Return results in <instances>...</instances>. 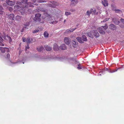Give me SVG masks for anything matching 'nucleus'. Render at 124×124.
<instances>
[{
    "label": "nucleus",
    "instance_id": "0e129e2a",
    "mask_svg": "<svg viewBox=\"0 0 124 124\" xmlns=\"http://www.w3.org/2000/svg\"><path fill=\"white\" fill-rule=\"evenodd\" d=\"M0 38V41H2V42H3V41L4 40L2 38V37H1V38Z\"/></svg>",
    "mask_w": 124,
    "mask_h": 124
},
{
    "label": "nucleus",
    "instance_id": "dca6fc26",
    "mask_svg": "<svg viewBox=\"0 0 124 124\" xmlns=\"http://www.w3.org/2000/svg\"><path fill=\"white\" fill-rule=\"evenodd\" d=\"M102 3L104 7H106V6H107L108 5V1L107 0H103V1H102Z\"/></svg>",
    "mask_w": 124,
    "mask_h": 124
},
{
    "label": "nucleus",
    "instance_id": "7c9ffc66",
    "mask_svg": "<svg viewBox=\"0 0 124 124\" xmlns=\"http://www.w3.org/2000/svg\"><path fill=\"white\" fill-rule=\"evenodd\" d=\"M38 57L41 59H46L47 57L45 56H40V55L38 56Z\"/></svg>",
    "mask_w": 124,
    "mask_h": 124
},
{
    "label": "nucleus",
    "instance_id": "1a4fd4ad",
    "mask_svg": "<svg viewBox=\"0 0 124 124\" xmlns=\"http://www.w3.org/2000/svg\"><path fill=\"white\" fill-rule=\"evenodd\" d=\"M8 16L9 18L11 20L15 21V15L13 14H11L8 15Z\"/></svg>",
    "mask_w": 124,
    "mask_h": 124
},
{
    "label": "nucleus",
    "instance_id": "6ab92c4d",
    "mask_svg": "<svg viewBox=\"0 0 124 124\" xmlns=\"http://www.w3.org/2000/svg\"><path fill=\"white\" fill-rule=\"evenodd\" d=\"M101 72L102 73H105L106 71H108V68H106L105 67L104 69H102V70H101Z\"/></svg>",
    "mask_w": 124,
    "mask_h": 124
},
{
    "label": "nucleus",
    "instance_id": "4be33fe9",
    "mask_svg": "<svg viewBox=\"0 0 124 124\" xmlns=\"http://www.w3.org/2000/svg\"><path fill=\"white\" fill-rule=\"evenodd\" d=\"M44 47L46 50L47 51H50L52 50V48L51 47H50L48 45H45L44 46Z\"/></svg>",
    "mask_w": 124,
    "mask_h": 124
},
{
    "label": "nucleus",
    "instance_id": "393cba45",
    "mask_svg": "<svg viewBox=\"0 0 124 124\" xmlns=\"http://www.w3.org/2000/svg\"><path fill=\"white\" fill-rule=\"evenodd\" d=\"M0 50L1 52L2 53H4L6 52V49L5 48V47H0Z\"/></svg>",
    "mask_w": 124,
    "mask_h": 124
},
{
    "label": "nucleus",
    "instance_id": "c85d7f7f",
    "mask_svg": "<svg viewBox=\"0 0 124 124\" xmlns=\"http://www.w3.org/2000/svg\"><path fill=\"white\" fill-rule=\"evenodd\" d=\"M47 5L48 7L51 8H55L56 7V6H55V5H53L52 4H48Z\"/></svg>",
    "mask_w": 124,
    "mask_h": 124
},
{
    "label": "nucleus",
    "instance_id": "bf43d9fd",
    "mask_svg": "<svg viewBox=\"0 0 124 124\" xmlns=\"http://www.w3.org/2000/svg\"><path fill=\"white\" fill-rule=\"evenodd\" d=\"M73 28H71L70 29V32H72L74 30Z\"/></svg>",
    "mask_w": 124,
    "mask_h": 124
},
{
    "label": "nucleus",
    "instance_id": "a211bd4d",
    "mask_svg": "<svg viewBox=\"0 0 124 124\" xmlns=\"http://www.w3.org/2000/svg\"><path fill=\"white\" fill-rule=\"evenodd\" d=\"M44 48L43 46H39L37 47V49L38 51L40 52L44 50Z\"/></svg>",
    "mask_w": 124,
    "mask_h": 124
},
{
    "label": "nucleus",
    "instance_id": "69168bd1",
    "mask_svg": "<svg viewBox=\"0 0 124 124\" xmlns=\"http://www.w3.org/2000/svg\"><path fill=\"white\" fill-rule=\"evenodd\" d=\"M96 10H93V14H94L96 13Z\"/></svg>",
    "mask_w": 124,
    "mask_h": 124
},
{
    "label": "nucleus",
    "instance_id": "de8ad7c7",
    "mask_svg": "<svg viewBox=\"0 0 124 124\" xmlns=\"http://www.w3.org/2000/svg\"><path fill=\"white\" fill-rule=\"evenodd\" d=\"M31 4L36 6H38V5L37 3H36L35 2H32L31 3Z\"/></svg>",
    "mask_w": 124,
    "mask_h": 124
},
{
    "label": "nucleus",
    "instance_id": "37998d69",
    "mask_svg": "<svg viewBox=\"0 0 124 124\" xmlns=\"http://www.w3.org/2000/svg\"><path fill=\"white\" fill-rule=\"evenodd\" d=\"M65 14L67 16L68 15H70L71 14V13L70 12H66L65 13Z\"/></svg>",
    "mask_w": 124,
    "mask_h": 124
},
{
    "label": "nucleus",
    "instance_id": "9d476101",
    "mask_svg": "<svg viewBox=\"0 0 124 124\" xmlns=\"http://www.w3.org/2000/svg\"><path fill=\"white\" fill-rule=\"evenodd\" d=\"M71 43L74 48H76L77 46L78 43L77 41L73 40L71 41Z\"/></svg>",
    "mask_w": 124,
    "mask_h": 124
},
{
    "label": "nucleus",
    "instance_id": "338daca9",
    "mask_svg": "<svg viewBox=\"0 0 124 124\" xmlns=\"http://www.w3.org/2000/svg\"><path fill=\"white\" fill-rule=\"evenodd\" d=\"M70 11H71L72 12V11H75V10L74 9H71L70 10Z\"/></svg>",
    "mask_w": 124,
    "mask_h": 124
},
{
    "label": "nucleus",
    "instance_id": "20e7f679",
    "mask_svg": "<svg viewBox=\"0 0 124 124\" xmlns=\"http://www.w3.org/2000/svg\"><path fill=\"white\" fill-rule=\"evenodd\" d=\"M6 2L8 5L12 6L15 4L16 1L15 0L12 1L10 0H6Z\"/></svg>",
    "mask_w": 124,
    "mask_h": 124
},
{
    "label": "nucleus",
    "instance_id": "a878e982",
    "mask_svg": "<svg viewBox=\"0 0 124 124\" xmlns=\"http://www.w3.org/2000/svg\"><path fill=\"white\" fill-rule=\"evenodd\" d=\"M26 42H27V44H29L30 43H32V42H31L30 38L29 37H28L26 39Z\"/></svg>",
    "mask_w": 124,
    "mask_h": 124
},
{
    "label": "nucleus",
    "instance_id": "2f4dec72",
    "mask_svg": "<svg viewBox=\"0 0 124 124\" xmlns=\"http://www.w3.org/2000/svg\"><path fill=\"white\" fill-rule=\"evenodd\" d=\"M44 37L45 38H47L48 37V33L46 32H45L44 34Z\"/></svg>",
    "mask_w": 124,
    "mask_h": 124
},
{
    "label": "nucleus",
    "instance_id": "f257e3e1",
    "mask_svg": "<svg viewBox=\"0 0 124 124\" xmlns=\"http://www.w3.org/2000/svg\"><path fill=\"white\" fill-rule=\"evenodd\" d=\"M87 36L92 39H93L94 36L96 38L99 37V34L97 30H94L87 33Z\"/></svg>",
    "mask_w": 124,
    "mask_h": 124
},
{
    "label": "nucleus",
    "instance_id": "f03ea898",
    "mask_svg": "<svg viewBox=\"0 0 124 124\" xmlns=\"http://www.w3.org/2000/svg\"><path fill=\"white\" fill-rule=\"evenodd\" d=\"M41 16V14L40 13H37L35 14V17L33 19V20L35 22H40L41 20L40 17Z\"/></svg>",
    "mask_w": 124,
    "mask_h": 124
},
{
    "label": "nucleus",
    "instance_id": "774afa93",
    "mask_svg": "<svg viewBox=\"0 0 124 124\" xmlns=\"http://www.w3.org/2000/svg\"><path fill=\"white\" fill-rule=\"evenodd\" d=\"M6 36L8 39H9V38H10V37L9 36H8V34H7V35Z\"/></svg>",
    "mask_w": 124,
    "mask_h": 124
},
{
    "label": "nucleus",
    "instance_id": "ea45409f",
    "mask_svg": "<svg viewBox=\"0 0 124 124\" xmlns=\"http://www.w3.org/2000/svg\"><path fill=\"white\" fill-rule=\"evenodd\" d=\"M86 13H87V15L89 16L92 13L91 11H90L88 10L87 11Z\"/></svg>",
    "mask_w": 124,
    "mask_h": 124
},
{
    "label": "nucleus",
    "instance_id": "5701e85b",
    "mask_svg": "<svg viewBox=\"0 0 124 124\" xmlns=\"http://www.w3.org/2000/svg\"><path fill=\"white\" fill-rule=\"evenodd\" d=\"M113 9V10L115 11V12L116 13H118L120 14L122 12V11L119 9H116V8L114 9V8Z\"/></svg>",
    "mask_w": 124,
    "mask_h": 124
},
{
    "label": "nucleus",
    "instance_id": "c9c22d12",
    "mask_svg": "<svg viewBox=\"0 0 124 124\" xmlns=\"http://www.w3.org/2000/svg\"><path fill=\"white\" fill-rule=\"evenodd\" d=\"M118 69H119V68H118L116 70H110L109 68V72L111 73L114 72H115V71H117V70Z\"/></svg>",
    "mask_w": 124,
    "mask_h": 124
},
{
    "label": "nucleus",
    "instance_id": "4468645a",
    "mask_svg": "<svg viewBox=\"0 0 124 124\" xmlns=\"http://www.w3.org/2000/svg\"><path fill=\"white\" fill-rule=\"evenodd\" d=\"M109 26L110 29L111 30H116V26L113 24H110L109 25Z\"/></svg>",
    "mask_w": 124,
    "mask_h": 124
},
{
    "label": "nucleus",
    "instance_id": "2eb2a0df",
    "mask_svg": "<svg viewBox=\"0 0 124 124\" xmlns=\"http://www.w3.org/2000/svg\"><path fill=\"white\" fill-rule=\"evenodd\" d=\"M49 2L51 3L53 5L56 6H58L59 5V4L55 1L52 0L50 1Z\"/></svg>",
    "mask_w": 124,
    "mask_h": 124
},
{
    "label": "nucleus",
    "instance_id": "f704fd0d",
    "mask_svg": "<svg viewBox=\"0 0 124 124\" xmlns=\"http://www.w3.org/2000/svg\"><path fill=\"white\" fill-rule=\"evenodd\" d=\"M111 7L112 8H111L113 10V9L114 8V9H115L116 8V7L115 5L114 4H111Z\"/></svg>",
    "mask_w": 124,
    "mask_h": 124
},
{
    "label": "nucleus",
    "instance_id": "3c124183",
    "mask_svg": "<svg viewBox=\"0 0 124 124\" xmlns=\"http://www.w3.org/2000/svg\"><path fill=\"white\" fill-rule=\"evenodd\" d=\"M29 44L27 45V46H25V50H26L27 49H29Z\"/></svg>",
    "mask_w": 124,
    "mask_h": 124
},
{
    "label": "nucleus",
    "instance_id": "aec40b11",
    "mask_svg": "<svg viewBox=\"0 0 124 124\" xmlns=\"http://www.w3.org/2000/svg\"><path fill=\"white\" fill-rule=\"evenodd\" d=\"M22 16H21L17 15L15 17V20L19 21L21 20Z\"/></svg>",
    "mask_w": 124,
    "mask_h": 124
},
{
    "label": "nucleus",
    "instance_id": "f3484780",
    "mask_svg": "<svg viewBox=\"0 0 124 124\" xmlns=\"http://www.w3.org/2000/svg\"><path fill=\"white\" fill-rule=\"evenodd\" d=\"M76 39L79 43L81 44H83L84 43V42L82 41V38L81 37H77L76 38Z\"/></svg>",
    "mask_w": 124,
    "mask_h": 124
},
{
    "label": "nucleus",
    "instance_id": "864d4df0",
    "mask_svg": "<svg viewBox=\"0 0 124 124\" xmlns=\"http://www.w3.org/2000/svg\"><path fill=\"white\" fill-rule=\"evenodd\" d=\"M23 41V42H25L26 41V39L25 38L23 37L22 38Z\"/></svg>",
    "mask_w": 124,
    "mask_h": 124
},
{
    "label": "nucleus",
    "instance_id": "72a5a7b5",
    "mask_svg": "<svg viewBox=\"0 0 124 124\" xmlns=\"http://www.w3.org/2000/svg\"><path fill=\"white\" fill-rule=\"evenodd\" d=\"M39 3L46 2V1L45 0H38V1Z\"/></svg>",
    "mask_w": 124,
    "mask_h": 124
},
{
    "label": "nucleus",
    "instance_id": "c756f323",
    "mask_svg": "<svg viewBox=\"0 0 124 124\" xmlns=\"http://www.w3.org/2000/svg\"><path fill=\"white\" fill-rule=\"evenodd\" d=\"M6 58H7L8 60L10 62H11V60L10 58V55L9 53H8L7 55V57Z\"/></svg>",
    "mask_w": 124,
    "mask_h": 124
},
{
    "label": "nucleus",
    "instance_id": "09e8293b",
    "mask_svg": "<svg viewBox=\"0 0 124 124\" xmlns=\"http://www.w3.org/2000/svg\"><path fill=\"white\" fill-rule=\"evenodd\" d=\"M119 26L121 28H124V25L123 24H120Z\"/></svg>",
    "mask_w": 124,
    "mask_h": 124
},
{
    "label": "nucleus",
    "instance_id": "603ef678",
    "mask_svg": "<svg viewBox=\"0 0 124 124\" xmlns=\"http://www.w3.org/2000/svg\"><path fill=\"white\" fill-rule=\"evenodd\" d=\"M4 9L0 5V10H2Z\"/></svg>",
    "mask_w": 124,
    "mask_h": 124
},
{
    "label": "nucleus",
    "instance_id": "49530a36",
    "mask_svg": "<svg viewBox=\"0 0 124 124\" xmlns=\"http://www.w3.org/2000/svg\"><path fill=\"white\" fill-rule=\"evenodd\" d=\"M69 32L70 33L71 32H70V30H67L66 31H65L64 32L65 34H66V33H68Z\"/></svg>",
    "mask_w": 124,
    "mask_h": 124
},
{
    "label": "nucleus",
    "instance_id": "a19ab883",
    "mask_svg": "<svg viewBox=\"0 0 124 124\" xmlns=\"http://www.w3.org/2000/svg\"><path fill=\"white\" fill-rule=\"evenodd\" d=\"M5 48L6 49V51L8 53L9 52V50L8 48L5 47Z\"/></svg>",
    "mask_w": 124,
    "mask_h": 124
},
{
    "label": "nucleus",
    "instance_id": "cd10ccee",
    "mask_svg": "<svg viewBox=\"0 0 124 124\" xmlns=\"http://www.w3.org/2000/svg\"><path fill=\"white\" fill-rule=\"evenodd\" d=\"M14 8H16L17 9H19L21 7H23V6H22V7H21V6H20V5L16 4V5H15L14 6Z\"/></svg>",
    "mask_w": 124,
    "mask_h": 124
},
{
    "label": "nucleus",
    "instance_id": "a18cd8bd",
    "mask_svg": "<svg viewBox=\"0 0 124 124\" xmlns=\"http://www.w3.org/2000/svg\"><path fill=\"white\" fill-rule=\"evenodd\" d=\"M28 59V58L27 57H25V58H23V59L22 60V61L23 62V61L25 62L27 61V60Z\"/></svg>",
    "mask_w": 124,
    "mask_h": 124
},
{
    "label": "nucleus",
    "instance_id": "c03bdc74",
    "mask_svg": "<svg viewBox=\"0 0 124 124\" xmlns=\"http://www.w3.org/2000/svg\"><path fill=\"white\" fill-rule=\"evenodd\" d=\"M39 31V30H34L32 31V32L33 33H35L38 32Z\"/></svg>",
    "mask_w": 124,
    "mask_h": 124
},
{
    "label": "nucleus",
    "instance_id": "4c0bfd02",
    "mask_svg": "<svg viewBox=\"0 0 124 124\" xmlns=\"http://www.w3.org/2000/svg\"><path fill=\"white\" fill-rule=\"evenodd\" d=\"M28 1V0H23L21 1V2L23 3H26Z\"/></svg>",
    "mask_w": 124,
    "mask_h": 124
},
{
    "label": "nucleus",
    "instance_id": "e2e57ef3",
    "mask_svg": "<svg viewBox=\"0 0 124 124\" xmlns=\"http://www.w3.org/2000/svg\"><path fill=\"white\" fill-rule=\"evenodd\" d=\"M2 37L5 39H6V36H2Z\"/></svg>",
    "mask_w": 124,
    "mask_h": 124
},
{
    "label": "nucleus",
    "instance_id": "680f3d73",
    "mask_svg": "<svg viewBox=\"0 0 124 124\" xmlns=\"http://www.w3.org/2000/svg\"><path fill=\"white\" fill-rule=\"evenodd\" d=\"M3 11L2 10L0 11V14L2 15L3 14Z\"/></svg>",
    "mask_w": 124,
    "mask_h": 124
},
{
    "label": "nucleus",
    "instance_id": "ddd939ff",
    "mask_svg": "<svg viewBox=\"0 0 124 124\" xmlns=\"http://www.w3.org/2000/svg\"><path fill=\"white\" fill-rule=\"evenodd\" d=\"M66 59H67V61L70 63H71L70 61H74V60H75L73 57L71 58L70 57H67L66 58Z\"/></svg>",
    "mask_w": 124,
    "mask_h": 124
},
{
    "label": "nucleus",
    "instance_id": "4d7b16f0",
    "mask_svg": "<svg viewBox=\"0 0 124 124\" xmlns=\"http://www.w3.org/2000/svg\"><path fill=\"white\" fill-rule=\"evenodd\" d=\"M58 22L57 21H53L51 22V23L53 24H56Z\"/></svg>",
    "mask_w": 124,
    "mask_h": 124
},
{
    "label": "nucleus",
    "instance_id": "5fc2aeb1",
    "mask_svg": "<svg viewBox=\"0 0 124 124\" xmlns=\"http://www.w3.org/2000/svg\"><path fill=\"white\" fill-rule=\"evenodd\" d=\"M9 10L10 11H12L13 10V8L12 7H10L9 8Z\"/></svg>",
    "mask_w": 124,
    "mask_h": 124
},
{
    "label": "nucleus",
    "instance_id": "9b49d317",
    "mask_svg": "<svg viewBox=\"0 0 124 124\" xmlns=\"http://www.w3.org/2000/svg\"><path fill=\"white\" fill-rule=\"evenodd\" d=\"M60 48L62 50H64L67 49V47L66 45L64 44H63L60 46Z\"/></svg>",
    "mask_w": 124,
    "mask_h": 124
},
{
    "label": "nucleus",
    "instance_id": "6e6d98bb",
    "mask_svg": "<svg viewBox=\"0 0 124 124\" xmlns=\"http://www.w3.org/2000/svg\"><path fill=\"white\" fill-rule=\"evenodd\" d=\"M120 20L121 22L124 24V19L122 18Z\"/></svg>",
    "mask_w": 124,
    "mask_h": 124
},
{
    "label": "nucleus",
    "instance_id": "b1692460",
    "mask_svg": "<svg viewBox=\"0 0 124 124\" xmlns=\"http://www.w3.org/2000/svg\"><path fill=\"white\" fill-rule=\"evenodd\" d=\"M82 39L83 41H87V39L86 36L85 35H83L82 37Z\"/></svg>",
    "mask_w": 124,
    "mask_h": 124
},
{
    "label": "nucleus",
    "instance_id": "412c9836",
    "mask_svg": "<svg viewBox=\"0 0 124 124\" xmlns=\"http://www.w3.org/2000/svg\"><path fill=\"white\" fill-rule=\"evenodd\" d=\"M55 58L56 59L61 61L64 59L65 57L64 56H63L62 57L60 56L56 57Z\"/></svg>",
    "mask_w": 124,
    "mask_h": 124
},
{
    "label": "nucleus",
    "instance_id": "13d9d810",
    "mask_svg": "<svg viewBox=\"0 0 124 124\" xmlns=\"http://www.w3.org/2000/svg\"><path fill=\"white\" fill-rule=\"evenodd\" d=\"M9 43H11V42L12 41V39H11V38L10 37V38H9Z\"/></svg>",
    "mask_w": 124,
    "mask_h": 124
},
{
    "label": "nucleus",
    "instance_id": "e433bc0d",
    "mask_svg": "<svg viewBox=\"0 0 124 124\" xmlns=\"http://www.w3.org/2000/svg\"><path fill=\"white\" fill-rule=\"evenodd\" d=\"M105 25L104 26H102L103 28L104 29V30H106L108 28V26L106 24H105Z\"/></svg>",
    "mask_w": 124,
    "mask_h": 124
},
{
    "label": "nucleus",
    "instance_id": "473e14b6",
    "mask_svg": "<svg viewBox=\"0 0 124 124\" xmlns=\"http://www.w3.org/2000/svg\"><path fill=\"white\" fill-rule=\"evenodd\" d=\"M16 4L20 5V6H21V7H22V3L21 2L19 1H16Z\"/></svg>",
    "mask_w": 124,
    "mask_h": 124
},
{
    "label": "nucleus",
    "instance_id": "bb28decb",
    "mask_svg": "<svg viewBox=\"0 0 124 124\" xmlns=\"http://www.w3.org/2000/svg\"><path fill=\"white\" fill-rule=\"evenodd\" d=\"M39 9L40 11L43 12L44 13H46V12H47L46 11V9H44L43 8H39Z\"/></svg>",
    "mask_w": 124,
    "mask_h": 124
},
{
    "label": "nucleus",
    "instance_id": "8fccbe9b",
    "mask_svg": "<svg viewBox=\"0 0 124 124\" xmlns=\"http://www.w3.org/2000/svg\"><path fill=\"white\" fill-rule=\"evenodd\" d=\"M108 18H106L105 19H104L103 20V22H105L106 21H108ZM102 22V21L101 22Z\"/></svg>",
    "mask_w": 124,
    "mask_h": 124
},
{
    "label": "nucleus",
    "instance_id": "f8f14e48",
    "mask_svg": "<svg viewBox=\"0 0 124 124\" xmlns=\"http://www.w3.org/2000/svg\"><path fill=\"white\" fill-rule=\"evenodd\" d=\"M71 1L70 5L72 6H75V5L77 4L78 1L77 0H70Z\"/></svg>",
    "mask_w": 124,
    "mask_h": 124
},
{
    "label": "nucleus",
    "instance_id": "423d86ee",
    "mask_svg": "<svg viewBox=\"0 0 124 124\" xmlns=\"http://www.w3.org/2000/svg\"><path fill=\"white\" fill-rule=\"evenodd\" d=\"M54 50L55 51H58L60 49V46H59L57 44L54 43L53 46Z\"/></svg>",
    "mask_w": 124,
    "mask_h": 124
},
{
    "label": "nucleus",
    "instance_id": "39448f33",
    "mask_svg": "<svg viewBox=\"0 0 124 124\" xmlns=\"http://www.w3.org/2000/svg\"><path fill=\"white\" fill-rule=\"evenodd\" d=\"M64 41L65 44L69 45L70 43L71 40L69 37H65L64 38Z\"/></svg>",
    "mask_w": 124,
    "mask_h": 124
},
{
    "label": "nucleus",
    "instance_id": "052dcab7",
    "mask_svg": "<svg viewBox=\"0 0 124 124\" xmlns=\"http://www.w3.org/2000/svg\"><path fill=\"white\" fill-rule=\"evenodd\" d=\"M0 46H4V44H3L1 41H0Z\"/></svg>",
    "mask_w": 124,
    "mask_h": 124
},
{
    "label": "nucleus",
    "instance_id": "58836bf2",
    "mask_svg": "<svg viewBox=\"0 0 124 124\" xmlns=\"http://www.w3.org/2000/svg\"><path fill=\"white\" fill-rule=\"evenodd\" d=\"M81 65L80 64H78V67H77V68L78 69H81L82 68L81 66Z\"/></svg>",
    "mask_w": 124,
    "mask_h": 124
},
{
    "label": "nucleus",
    "instance_id": "79ce46f5",
    "mask_svg": "<svg viewBox=\"0 0 124 124\" xmlns=\"http://www.w3.org/2000/svg\"><path fill=\"white\" fill-rule=\"evenodd\" d=\"M76 58H74V60H74V61L75 62V63H76L77 64H79V62H78V61H77L76 60Z\"/></svg>",
    "mask_w": 124,
    "mask_h": 124
},
{
    "label": "nucleus",
    "instance_id": "0eeeda50",
    "mask_svg": "<svg viewBox=\"0 0 124 124\" xmlns=\"http://www.w3.org/2000/svg\"><path fill=\"white\" fill-rule=\"evenodd\" d=\"M112 21L116 25H118L120 23V22L118 19L116 18H112Z\"/></svg>",
    "mask_w": 124,
    "mask_h": 124
},
{
    "label": "nucleus",
    "instance_id": "6e6552de",
    "mask_svg": "<svg viewBox=\"0 0 124 124\" xmlns=\"http://www.w3.org/2000/svg\"><path fill=\"white\" fill-rule=\"evenodd\" d=\"M98 30L100 34L104 35L105 34V32L103 28L101 27H99L98 29Z\"/></svg>",
    "mask_w": 124,
    "mask_h": 124
},
{
    "label": "nucleus",
    "instance_id": "7ed1b4c3",
    "mask_svg": "<svg viewBox=\"0 0 124 124\" xmlns=\"http://www.w3.org/2000/svg\"><path fill=\"white\" fill-rule=\"evenodd\" d=\"M52 15H51L50 14H48L47 12H46V13L44 14V15L42 16V18L44 19L46 18V17H47L49 19H50L52 18Z\"/></svg>",
    "mask_w": 124,
    "mask_h": 124
}]
</instances>
